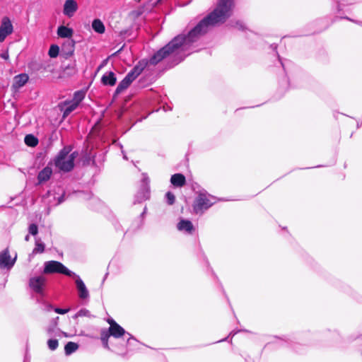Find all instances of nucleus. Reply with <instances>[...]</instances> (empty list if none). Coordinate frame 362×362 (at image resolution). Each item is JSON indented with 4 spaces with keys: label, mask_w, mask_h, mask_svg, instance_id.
<instances>
[{
    "label": "nucleus",
    "mask_w": 362,
    "mask_h": 362,
    "mask_svg": "<svg viewBox=\"0 0 362 362\" xmlns=\"http://www.w3.org/2000/svg\"><path fill=\"white\" fill-rule=\"evenodd\" d=\"M43 273L49 274H62L68 276L75 275V273L67 269L62 263L57 261H47L44 263Z\"/></svg>",
    "instance_id": "nucleus-4"
},
{
    "label": "nucleus",
    "mask_w": 362,
    "mask_h": 362,
    "mask_svg": "<svg viewBox=\"0 0 362 362\" xmlns=\"http://www.w3.org/2000/svg\"><path fill=\"white\" fill-rule=\"evenodd\" d=\"M78 349V345L76 343L69 341L64 347L65 354L69 356L75 352Z\"/></svg>",
    "instance_id": "nucleus-20"
},
{
    "label": "nucleus",
    "mask_w": 362,
    "mask_h": 362,
    "mask_svg": "<svg viewBox=\"0 0 362 362\" xmlns=\"http://www.w3.org/2000/svg\"><path fill=\"white\" fill-rule=\"evenodd\" d=\"M54 327H49L47 329V332L49 336H52V334L54 332Z\"/></svg>",
    "instance_id": "nucleus-32"
},
{
    "label": "nucleus",
    "mask_w": 362,
    "mask_h": 362,
    "mask_svg": "<svg viewBox=\"0 0 362 362\" xmlns=\"http://www.w3.org/2000/svg\"><path fill=\"white\" fill-rule=\"evenodd\" d=\"M58 345H59V342H58L57 339H50L47 341L48 348L52 351H54L55 349H57V348L58 347Z\"/></svg>",
    "instance_id": "nucleus-27"
},
{
    "label": "nucleus",
    "mask_w": 362,
    "mask_h": 362,
    "mask_svg": "<svg viewBox=\"0 0 362 362\" xmlns=\"http://www.w3.org/2000/svg\"><path fill=\"white\" fill-rule=\"evenodd\" d=\"M52 173V168L49 167H45L38 174L37 179L39 182H43L48 180Z\"/></svg>",
    "instance_id": "nucleus-17"
},
{
    "label": "nucleus",
    "mask_w": 362,
    "mask_h": 362,
    "mask_svg": "<svg viewBox=\"0 0 362 362\" xmlns=\"http://www.w3.org/2000/svg\"><path fill=\"white\" fill-rule=\"evenodd\" d=\"M102 82L104 85L114 86L116 83L117 79L115 74L112 71L105 73L102 77Z\"/></svg>",
    "instance_id": "nucleus-15"
},
{
    "label": "nucleus",
    "mask_w": 362,
    "mask_h": 362,
    "mask_svg": "<svg viewBox=\"0 0 362 362\" xmlns=\"http://www.w3.org/2000/svg\"><path fill=\"white\" fill-rule=\"evenodd\" d=\"M233 8V0H218L214 11L202 19L187 36L180 35L174 37L166 46L154 54L149 63L156 65L170 54H179L188 50L191 45L211 28L224 23L231 16Z\"/></svg>",
    "instance_id": "nucleus-1"
},
{
    "label": "nucleus",
    "mask_w": 362,
    "mask_h": 362,
    "mask_svg": "<svg viewBox=\"0 0 362 362\" xmlns=\"http://www.w3.org/2000/svg\"><path fill=\"white\" fill-rule=\"evenodd\" d=\"M57 35L60 37H71L73 35V30L68 27L61 25L57 29Z\"/></svg>",
    "instance_id": "nucleus-18"
},
{
    "label": "nucleus",
    "mask_w": 362,
    "mask_h": 362,
    "mask_svg": "<svg viewBox=\"0 0 362 362\" xmlns=\"http://www.w3.org/2000/svg\"><path fill=\"white\" fill-rule=\"evenodd\" d=\"M45 282V277L38 276L31 278L29 281V285L35 292L42 293Z\"/></svg>",
    "instance_id": "nucleus-8"
},
{
    "label": "nucleus",
    "mask_w": 362,
    "mask_h": 362,
    "mask_svg": "<svg viewBox=\"0 0 362 362\" xmlns=\"http://www.w3.org/2000/svg\"><path fill=\"white\" fill-rule=\"evenodd\" d=\"M78 4L75 0H66L64 4L63 13L69 18L72 17L78 10Z\"/></svg>",
    "instance_id": "nucleus-11"
},
{
    "label": "nucleus",
    "mask_w": 362,
    "mask_h": 362,
    "mask_svg": "<svg viewBox=\"0 0 362 362\" xmlns=\"http://www.w3.org/2000/svg\"><path fill=\"white\" fill-rule=\"evenodd\" d=\"M92 28L95 32L103 34L105 33V28L103 23L100 19H95L92 23Z\"/></svg>",
    "instance_id": "nucleus-19"
},
{
    "label": "nucleus",
    "mask_w": 362,
    "mask_h": 362,
    "mask_svg": "<svg viewBox=\"0 0 362 362\" xmlns=\"http://www.w3.org/2000/svg\"><path fill=\"white\" fill-rule=\"evenodd\" d=\"M127 334H128V336H129V339H128V341H129V340L132 338V336H131V335H130V334H129V333H128Z\"/></svg>",
    "instance_id": "nucleus-37"
},
{
    "label": "nucleus",
    "mask_w": 362,
    "mask_h": 362,
    "mask_svg": "<svg viewBox=\"0 0 362 362\" xmlns=\"http://www.w3.org/2000/svg\"><path fill=\"white\" fill-rule=\"evenodd\" d=\"M108 323L110 324V327H112V325H114V324H117L114 320L109 319L107 320Z\"/></svg>",
    "instance_id": "nucleus-34"
},
{
    "label": "nucleus",
    "mask_w": 362,
    "mask_h": 362,
    "mask_svg": "<svg viewBox=\"0 0 362 362\" xmlns=\"http://www.w3.org/2000/svg\"><path fill=\"white\" fill-rule=\"evenodd\" d=\"M29 234L32 235H36L38 233L37 226L35 223H32L28 227Z\"/></svg>",
    "instance_id": "nucleus-29"
},
{
    "label": "nucleus",
    "mask_w": 362,
    "mask_h": 362,
    "mask_svg": "<svg viewBox=\"0 0 362 362\" xmlns=\"http://www.w3.org/2000/svg\"><path fill=\"white\" fill-rule=\"evenodd\" d=\"M69 146L62 149L54 159V164L60 170L64 172L71 171L74 166V160L78 156L77 152L70 153Z\"/></svg>",
    "instance_id": "nucleus-2"
},
{
    "label": "nucleus",
    "mask_w": 362,
    "mask_h": 362,
    "mask_svg": "<svg viewBox=\"0 0 362 362\" xmlns=\"http://www.w3.org/2000/svg\"><path fill=\"white\" fill-rule=\"evenodd\" d=\"M13 31V26L10 18L7 16L3 17L0 25V42H4Z\"/></svg>",
    "instance_id": "nucleus-6"
},
{
    "label": "nucleus",
    "mask_w": 362,
    "mask_h": 362,
    "mask_svg": "<svg viewBox=\"0 0 362 362\" xmlns=\"http://www.w3.org/2000/svg\"><path fill=\"white\" fill-rule=\"evenodd\" d=\"M69 310V309H62V308H55L54 309V311L58 313V314H61V315H63V314H65L66 313H68Z\"/></svg>",
    "instance_id": "nucleus-31"
},
{
    "label": "nucleus",
    "mask_w": 362,
    "mask_h": 362,
    "mask_svg": "<svg viewBox=\"0 0 362 362\" xmlns=\"http://www.w3.org/2000/svg\"><path fill=\"white\" fill-rule=\"evenodd\" d=\"M79 105L72 100H65L58 105L59 109L63 112V118H66L71 112L75 110Z\"/></svg>",
    "instance_id": "nucleus-9"
},
{
    "label": "nucleus",
    "mask_w": 362,
    "mask_h": 362,
    "mask_svg": "<svg viewBox=\"0 0 362 362\" xmlns=\"http://www.w3.org/2000/svg\"><path fill=\"white\" fill-rule=\"evenodd\" d=\"M59 52V48L56 45H52L50 46L48 54L52 58H55L58 56Z\"/></svg>",
    "instance_id": "nucleus-25"
},
{
    "label": "nucleus",
    "mask_w": 362,
    "mask_h": 362,
    "mask_svg": "<svg viewBox=\"0 0 362 362\" xmlns=\"http://www.w3.org/2000/svg\"><path fill=\"white\" fill-rule=\"evenodd\" d=\"M24 141L28 146L34 147L37 145V139L32 134H28L25 136Z\"/></svg>",
    "instance_id": "nucleus-22"
},
{
    "label": "nucleus",
    "mask_w": 362,
    "mask_h": 362,
    "mask_svg": "<svg viewBox=\"0 0 362 362\" xmlns=\"http://www.w3.org/2000/svg\"><path fill=\"white\" fill-rule=\"evenodd\" d=\"M123 158H124V159H127V156H126V155H125V154H123Z\"/></svg>",
    "instance_id": "nucleus-38"
},
{
    "label": "nucleus",
    "mask_w": 362,
    "mask_h": 362,
    "mask_svg": "<svg viewBox=\"0 0 362 362\" xmlns=\"http://www.w3.org/2000/svg\"><path fill=\"white\" fill-rule=\"evenodd\" d=\"M71 277H74L75 279V283L76 286V288L78 293V297L81 299L86 300L89 298V292L87 289L85 284L82 281V279L75 274V275L71 276Z\"/></svg>",
    "instance_id": "nucleus-7"
},
{
    "label": "nucleus",
    "mask_w": 362,
    "mask_h": 362,
    "mask_svg": "<svg viewBox=\"0 0 362 362\" xmlns=\"http://www.w3.org/2000/svg\"><path fill=\"white\" fill-rule=\"evenodd\" d=\"M30 240V235H27L25 237V241H29Z\"/></svg>",
    "instance_id": "nucleus-36"
},
{
    "label": "nucleus",
    "mask_w": 362,
    "mask_h": 362,
    "mask_svg": "<svg viewBox=\"0 0 362 362\" xmlns=\"http://www.w3.org/2000/svg\"><path fill=\"white\" fill-rule=\"evenodd\" d=\"M85 97V93L81 90H78L74 93V97L72 98V101L77 104H80V103L83 100Z\"/></svg>",
    "instance_id": "nucleus-24"
},
{
    "label": "nucleus",
    "mask_w": 362,
    "mask_h": 362,
    "mask_svg": "<svg viewBox=\"0 0 362 362\" xmlns=\"http://www.w3.org/2000/svg\"><path fill=\"white\" fill-rule=\"evenodd\" d=\"M170 182L174 186L180 187L185 185L186 180L182 174L176 173L172 175Z\"/></svg>",
    "instance_id": "nucleus-14"
},
{
    "label": "nucleus",
    "mask_w": 362,
    "mask_h": 362,
    "mask_svg": "<svg viewBox=\"0 0 362 362\" xmlns=\"http://www.w3.org/2000/svg\"><path fill=\"white\" fill-rule=\"evenodd\" d=\"M66 45L70 47V50L69 51V54L71 55L74 52V42L73 41H69L67 42ZM64 46H66V45H64Z\"/></svg>",
    "instance_id": "nucleus-30"
},
{
    "label": "nucleus",
    "mask_w": 362,
    "mask_h": 362,
    "mask_svg": "<svg viewBox=\"0 0 362 362\" xmlns=\"http://www.w3.org/2000/svg\"><path fill=\"white\" fill-rule=\"evenodd\" d=\"M165 198L168 204L172 205L174 204L175 197L172 192H168L165 194Z\"/></svg>",
    "instance_id": "nucleus-28"
},
{
    "label": "nucleus",
    "mask_w": 362,
    "mask_h": 362,
    "mask_svg": "<svg viewBox=\"0 0 362 362\" xmlns=\"http://www.w3.org/2000/svg\"><path fill=\"white\" fill-rule=\"evenodd\" d=\"M45 251V244L42 242L41 239L35 238V246L33 250V254L42 253Z\"/></svg>",
    "instance_id": "nucleus-21"
},
{
    "label": "nucleus",
    "mask_w": 362,
    "mask_h": 362,
    "mask_svg": "<svg viewBox=\"0 0 362 362\" xmlns=\"http://www.w3.org/2000/svg\"><path fill=\"white\" fill-rule=\"evenodd\" d=\"M177 229L180 231H184L187 233H192L194 230V226L190 221L181 220L177 223Z\"/></svg>",
    "instance_id": "nucleus-13"
},
{
    "label": "nucleus",
    "mask_w": 362,
    "mask_h": 362,
    "mask_svg": "<svg viewBox=\"0 0 362 362\" xmlns=\"http://www.w3.org/2000/svg\"><path fill=\"white\" fill-rule=\"evenodd\" d=\"M15 259L16 258L11 259L8 249L4 250L0 253V268L11 269L15 263Z\"/></svg>",
    "instance_id": "nucleus-10"
},
{
    "label": "nucleus",
    "mask_w": 362,
    "mask_h": 362,
    "mask_svg": "<svg viewBox=\"0 0 362 362\" xmlns=\"http://www.w3.org/2000/svg\"><path fill=\"white\" fill-rule=\"evenodd\" d=\"M1 57L4 59H8V52H4V53H2Z\"/></svg>",
    "instance_id": "nucleus-35"
},
{
    "label": "nucleus",
    "mask_w": 362,
    "mask_h": 362,
    "mask_svg": "<svg viewBox=\"0 0 362 362\" xmlns=\"http://www.w3.org/2000/svg\"><path fill=\"white\" fill-rule=\"evenodd\" d=\"M144 69L141 65H137L131 70L117 86L115 93L119 94L125 89H127L130 84L141 74Z\"/></svg>",
    "instance_id": "nucleus-5"
},
{
    "label": "nucleus",
    "mask_w": 362,
    "mask_h": 362,
    "mask_svg": "<svg viewBox=\"0 0 362 362\" xmlns=\"http://www.w3.org/2000/svg\"><path fill=\"white\" fill-rule=\"evenodd\" d=\"M90 317L91 315H90V313L88 310L87 309H85V308H83V309H81L75 315H74V318H77L78 317Z\"/></svg>",
    "instance_id": "nucleus-26"
},
{
    "label": "nucleus",
    "mask_w": 362,
    "mask_h": 362,
    "mask_svg": "<svg viewBox=\"0 0 362 362\" xmlns=\"http://www.w3.org/2000/svg\"><path fill=\"white\" fill-rule=\"evenodd\" d=\"M109 332L115 338H119L124 335L125 330L118 324H114V325H112V327L109 328Z\"/></svg>",
    "instance_id": "nucleus-16"
},
{
    "label": "nucleus",
    "mask_w": 362,
    "mask_h": 362,
    "mask_svg": "<svg viewBox=\"0 0 362 362\" xmlns=\"http://www.w3.org/2000/svg\"><path fill=\"white\" fill-rule=\"evenodd\" d=\"M110 336H111V334H110V332H109V330L108 331L103 330L101 332L100 339H101V341L103 342V344L104 347L107 348V349L109 348V346H108V339H109Z\"/></svg>",
    "instance_id": "nucleus-23"
},
{
    "label": "nucleus",
    "mask_w": 362,
    "mask_h": 362,
    "mask_svg": "<svg viewBox=\"0 0 362 362\" xmlns=\"http://www.w3.org/2000/svg\"><path fill=\"white\" fill-rule=\"evenodd\" d=\"M107 62V59L103 61L102 64L98 66V70L99 71L100 69H102Z\"/></svg>",
    "instance_id": "nucleus-33"
},
{
    "label": "nucleus",
    "mask_w": 362,
    "mask_h": 362,
    "mask_svg": "<svg viewBox=\"0 0 362 362\" xmlns=\"http://www.w3.org/2000/svg\"><path fill=\"white\" fill-rule=\"evenodd\" d=\"M28 76L26 74H21L13 78L12 88L15 90L23 87L28 81Z\"/></svg>",
    "instance_id": "nucleus-12"
},
{
    "label": "nucleus",
    "mask_w": 362,
    "mask_h": 362,
    "mask_svg": "<svg viewBox=\"0 0 362 362\" xmlns=\"http://www.w3.org/2000/svg\"><path fill=\"white\" fill-rule=\"evenodd\" d=\"M215 202V197L207 193H199L194 200L193 209L196 214H202Z\"/></svg>",
    "instance_id": "nucleus-3"
}]
</instances>
